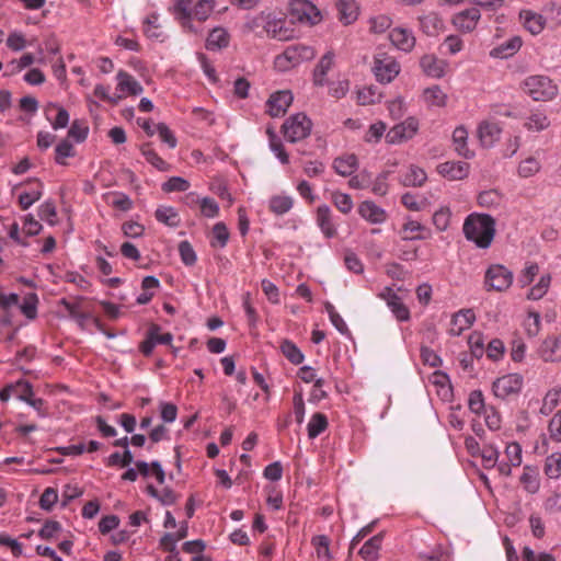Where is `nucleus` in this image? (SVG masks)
<instances>
[{
	"instance_id": "obj_1",
	"label": "nucleus",
	"mask_w": 561,
	"mask_h": 561,
	"mask_svg": "<svg viewBox=\"0 0 561 561\" xmlns=\"http://www.w3.org/2000/svg\"><path fill=\"white\" fill-rule=\"evenodd\" d=\"M495 220L486 214H470L466 217L462 232L468 241L480 249L490 248L495 236Z\"/></svg>"
},
{
	"instance_id": "obj_2",
	"label": "nucleus",
	"mask_w": 561,
	"mask_h": 561,
	"mask_svg": "<svg viewBox=\"0 0 561 561\" xmlns=\"http://www.w3.org/2000/svg\"><path fill=\"white\" fill-rule=\"evenodd\" d=\"M520 89L535 102L552 101L559 93L557 83L545 75L526 77L520 83Z\"/></svg>"
},
{
	"instance_id": "obj_3",
	"label": "nucleus",
	"mask_w": 561,
	"mask_h": 561,
	"mask_svg": "<svg viewBox=\"0 0 561 561\" xmlns=\"http://www.w3.org/2000/svg\"><path fill=\"white\" fill-rule=\"evenodd\" d=\"M316 56L313 47L304 44L289 45L283 54L276 56L275 68L279 71H287L304 61H309Z\"/></svg>"
},
{
	"instance_id": "obj_4",
	"label": "nucleus",
	"mask_w": 561,
	"mask_h": 561,
	"mask_svg": "<svg viewBox=\"0 0 561 561\" xmlns=\"http://www.w3.org/2000/svg\"><path fill=\"white\" fill-rule=\"evenodd\" d=\"M312 129V122L305 113L290 115L283 124L284 137L289 142H297L307 138Z\"/></svg>"
},
{
	"instance_id": "obj_5",
	"label": "nucleus",
	"mask_w": 561,
	"mask_h": 561,
	"mask_svg": "<svg viewBox=\"0 0 561 561\" xmlns=\"http://www.w3.org/2000/svg\"><path fill=\"white\" fill-rule=\"evenodd\" d=\"M420 123L414 116H409L403 122L394 125L386 134V141L389 145H398L412 139L419 131Z\"/></svg>"
},
{
	"instance_id": "obj_6",
	"label": "nucleus",
	"mask_w": 561,
	"mask_h": 561,
	"mask_svg": "<svg viewBox=\"0 0 561 561\" xmlns=\"http://www.w3.org/2000/svg\"><path fill=\"white\" fill-rule=\"evenodd\" d=\"M399 62L390 56L379 54L374 60V73L377 81L381 83L391 82L400 73Z\"/></svg>"
},
{
	"instance_id": "obj_7",
	"label": "nucleus",
	"mask_w": 561,
	"mask_h": 561,
	"mask_svg": "<svg viewBox=\"0 0 561 561\" xmlns=\"http://www.w3.org/2000/svg\"><path fill=\"white\" fill-rule=\"evenodd\" d=\"M191 4L192 0H174L171 11L184 32L201 35L204 28L193 24Z\"/></svg>"
},
{
	"instance_id": "obj_8",
	"label": "nucleus",
	"mask_w": 561,
	"mask_h": 561,
	"mask_svg": "<svg viewBox=\"0 0 561 561\" xmlns=\"http://www.w3.org/2000/svg\"><path fill=\"white\" fill-rule=\"evenodd\" d=\"M523 381V377L519 374H507L499 377L493 382V393L500 399L516 394L522 390Z\"/></svg>"
},
{
	"instance_id": "obj_9",
	"label": "nucleus",
	"mask_w": 561,
	"mask_h": 561,
	"mask_svg": "<svg viewBox=\"0 0 561 561\" xmlns=\"http://www.w3.org/2000/svg\"><path fill=\"white\" fill-rule=\"evenodd\" d=\"M82 299L78 298L75 301H70L66 298H61L59 305L65 308L69 318H71L78 327L82 330H89L93 314L82 310Z\"/></svg>"
},
{
	"instance_id": "obj_10",
	"label": "nucleus",
	"mask_w": 561,
	"mask_h": 561,
	"mask_svg": "<svg viewBox=\"0 0 561 561\" xmlns=\"http://www.w3.org/2000/svg\"><path fill=\"white\" fill-rule=\"evenodd\" d=\"M379 296L386 300L388 308L398 321L404 322L410 320L409 308L403 302L402 297L393 291L392 288L386 287Z\"/></svg>"
},
{
	"instance_id": "obj_11",
	"label": "nucleus",
	"mask_w": 561,
	"mask_h": 561,
	"mask_svg": "<svg viewBox=\"0 0 561 561\" xmlns=\"http://www.w3.org/2000/svg\"><path fill=\"white\" fill-rule=\"evenodd\" d=\"M173 340V335L169 332L161 333V328L157 324H152L146 334L145 341L140 344L139 350L145 356L152 354L154 347L158 344H170Z\"/></svg>"
},
{
	"instance_id": "obj_12",
	"label": "nucleus",
	"mask_w": 561,
	"mask_h": 561,
	"mask_svg": "<svg viewBox=\"0 0 561 561\" xmlns=\"http://www.w3.org/2000/svg\"><path fill=\"white\" fill-rule=\"evenodd\" d=\"M389 39L392 45L403 53H411L416 44V38L411 28L397 26L389 33Z\"/></svg>"
},
{
	"instance_id": "obj_13",
	"label": "nucleus",
	"mask_w": 561,
	"mask_h": 561,
	"mask_svg": "<svg viewBox=\"0 0 561 561\" xmlns=\"http://www.w3.org/2000/svg\"><path fill=\"white\" fill-rule=\"evenodd\" d=\"M294 96L290 91H277L266 101V112L272 117H278L286 113L293 103Z\"/></svg>"
},
{
	"instance_id": "obj_14",
	"label": "nucleus",
	"mask_w": 561,
	"mask_h": 561,
	"mask_svg": "<svg viewBox=\"0 0 561 561\" xmlns=\"http://www.w3.org/2000/svg\"><path fill=\"white\" fill-rule=\"evenodd\" d=\"M538 352L540 358L547 363L561 362V334L547 336Z\"/></svg>"
},
{
	"instance_id": "obj_15",
	"label": "nucleus",
	"mask_w": 561,
	"mask_h": 561,
	"mask_svg": "<svg viewBox=\"0 0 561 561\" xmlns=\"http://www.w3.org/2000/svg\"><path fill=\"white\" fill-rule=\"evenodd\" d=\"M437 171L449 181H459L468 176L469 164L462 161H446L438 164Z\"/></svg>"
},
{
	"instance_id": "obj_16",
	"label": "nucleus",
	"mask_w": 561,
	"mask_h": 561,
	"mask_svg": "<svg viewBox=\"0 0 561 561\" xmlns=\"http://www.w3.org/2000/svg\"><path fill=\"white\" fill-rule=\"evenodd\" d=\"M502 127L499 123L484 121L478 126L480 142L485 148L493 147L501 138Z\"/></svg>"
},
{
	"instance_id": "obj_17",
	"label": "nucleus",
	"mask_w": 561,
	"mask_h": 561,
	"mask_svg": "<svg viewBox=\"0 0 561 561\" xmlns=\"http://www.w3.org/2000/svg\"><path fill=\"white\" fill-rule=\"evenodd\" d=\"M476 314L472 309H462L456 312L450 321L448 333L453 336L460 335L468 330L474 322Z\"/></svg>"
},
{
	"instance_id": "obj_18",
	"label": "nucleus",
	"mask_w": 561,
	"mask_h": 561,
	"mask_svg": "<svg viewBox=\"0 0 561 561\" xmlns=\"http://www.w3.org/2000/svg\"><path fill=\"white\" fill-rule=\"evenodd\" d=\"M480 18V10L470 8L457 13L453 18V24L461 32H471L477 27Z\"/></svg>"
},
{
	"instance_id": "obj_19",
	"label": "nucleus",
	"mask_w": 561,
	"mask_h": 561,
	"mask_svg": "<svg viewBox=\"0 0 561 561\" xmlns=\"http://www.w3.org/2000/svg\"><path fill=\"white\" fill-rule=\"evenodd\" d=\"M286 21L265 12L264 34L279 41L289 38V30L285 27Z\"/></svg>"
},
{
	"instance_id": "obj_20",
	"label": "nucleus",
	"mask_w": 561,
	"mask_h": 561,
	"mask_svg": "<svg viewBox=\"0 0 561 561\" xmlns=\"http://www.w3.org/2000/svg\"><path fill=\"white\" fill-rule=\"evenodd\" d=\"M291 14L295 15L299 21H306L311 24H316L320 21V12L309 1L298 0L291 4Z\"/></svg>"
},
{
	"instance_id": "obj_21",
	"label": "nucleus",
	"mask_w": 561,
	"mask_h": 561,
	"mask_svg": "<svg viewBox=\"0 0 561 561\" xmlns=\"http://www.w3.org/2000/svg\"><path fill=\"white\" fill-rule=\"evenodd\" d=\"M358 214L370 224L378 225L387 220V211L371 201H364L358 206Z\"/></svg>"
},
{
	"instance_id": "obj_22",
	"label": "nucleus",
	"mask_w": 561,
	"mask_h": 561,
	"mask_svg": "<svg viewBox=\"0 0 561 561\" xmlns=\"http://www.w3.org/2000/svg\"><path fill=\"white\" fill-rule=\"evenodd\" d=\"M400 183L407 187H421L427 181V174L419 165L410 164L400 175Z\"/></svg>"
},
{
	"instance_id": "obj_23",
	"label": "nucleus",
	"mask_w": 561,
	"mask_h": 561,
	"mask_svg": "<svg viewBox=\"0 0 561 561\" xmlns=\"http://www.w3.org/2000/svg\"><path fill=\"white\" fill-rule=\"evenodd\" d=\"M46 117L50 121L53 129L58 130L66 128L69 124L70 116L66 108L57 103H49L45 110Z\"/></svg>"
},
{
	"instance_id": "obj_24",
	"label": "nucleus",
	"mask_w": 561,
	"mask_h": 561,
	"mask_svg": "<svg viewBox=\"0 0 561 561\" xmlns=\"http://www.w3.org/2000/svg\"><path fill=\"white\" fill-rule=\"evenodd\" d=\"M144 34L149 38L157 42H164L168 37L159 23V14L156 12L150 13L146 16L142 22Z\"/></svg>"
},
{
	"instance_id": "obj_25",
	"label": "nucleus",
	"mask_w": 561,
	"mask_h": 561,
	"mask_svg": "<svg viewBox=\"0 0 561 561\" xmlns=\"http://www.w3.org/2000/svg\"><path fill=\"white\" fill-rule=\"evenodd\" d=\"M420 30L427 36H437L444 30V22L435 12L417 18Z\"/></svg>"
},
{
	"instance_id": "obj_26",
	"label": "nucleus",
	"mask_w": 561,
	"mask_h": 561,
	"mask_svg": "<svg viewBox=\"0 0 561 561\" xmlns=\"http://www.w3.org/2000/svg\"><path fill=\"white\" fill-rule=\"evenodd\" d=\"M317 225L328 239L336 236V227L333 222L332 213L328 205H320L318 207Z\"/></svg>"
},
{
	"instance_id": "obj_27",
	"label": "nucleus",
	"mask_w": 561,
	"mask_h": 561,
	"mask_svg": "<svg viewBox=\"0 0 561 561\" xmlns=\"http://www.w3.org/2000/svg\"><path fill=\"white\" fill-rule=\"evenodd\" d=\"M522 38L519 36H512L504 43L495 46L490 51V55L494 58L505 59L515 55L522 47Z\"/></svg>"
},
{
	"instance_id": "obj_28",
	"label": "nucleus",
	"mask_w": 561,
	"mask_h": 561,
	"mask_svg": "<svg viewBox=\"0 0 561 561\" xmlns=\"http://www.w3.org/2000/svg\"><path fill=\"white\" fill-rule=\"evenodd\" d=\"M519 18L523 21L524 27L533 35L541 33L545 28L546 20L539 13L531 10H523L519 13Z\"/></svg>"
},
{
	"instance_id": "obj_29",
	"label": "nucleus",
	"mask_w": 561,
	"mask_h": 561,
	"mask_svg": "<svg viewBox=\"0 0 561 561\" xmlns=\"http://www.w3.org/2000/svg\"><path fill=\"white\" fill-rule=\"evenodd\" d=\"M333 169L341 176L352 175L358 168V160L355 154L347 153L334 159Z\"/></svg>"
},
{
	"instance_id": "obj_30",
	"label": "nucleus",
	"mask_w": 561,
	"mask_h": 561,
	"mask_svg": "<svg viewBox=\"0 0 561 561\" xmlns=\"http://www.w3.org/2000/svg\"><path fill=\"white\" fill-rule=\"evenodd\" d=\"M334 64V54L328 51L324 54L313 70V82L316 85H324L327 82V75Z\"/></svg>"
},
{
	"instance_id": "obj_31",
	"label": "nucleus",
	"mask_w": 561,
	"mask_h": 561,
	"mask_svg": "<svg viewBox=\"0 0 561 561\" xmlns=\"http://www.w3.org/2000/svg\"><path fill=\"white\" fill-rule=\"evenodd\" d=\"M339 20L344 24H352L357 20L358 7L354 0H340L336 4Z\"/></svg>"
},
{
	"instance_id": "obj_32",
	"label": "nucleus",
	"mask_w": 561,
	"mask_h": 561,
	"mask_svg": "<svg viewBox=\"0 0 561 561\" xmlns=\"http://www.w3.org/2000/svg\"><path fill=\"white\" fill-rule=\"evenodd\" d=\"M117 89L122 92H128L131 95H139L144 88L141 84L126 71L119 70L116 75Z\"/></svg>"
},
{
	"instance_id": "obj_33",
	"label": "nucleus",
	"mask_w": 561,
	"mask_h": 561,
	"mask_svg": "<svg viewBox=\"0 0 561 561\" xmlns=\"http://www.w3.org/2000/svg\"><path fill=\"white\" fill-rule=\"evenodd\" d=\"M230 35L224 27H215L210 31L206 39V48L209 50H217L226 48L229 45Z\"/></svg>"
},
{
	"instance_id": "obj_34",
	"label": "nucleus",
	"mask_w": 561,
	"mask_h": 561,
	"mask_svg": "<svg viewBox=\"0 0 561 561\" xmlns=\"http://www.w3.org/2000/svg\"><path fill=\"white\" fill-rule=\"evenodd\" d=\"M420 66L424 73L432 78H440L445 73L444 62L435 55H424L420 60Z\"/></svg>"
},
{
	"instance_id": "obj_35",
	"label": "nucleus",
	"mask_w": 561,
	"mask_h": 561,
	"mask_svg": "<svg viewBox=\"0 0 561 561\" xmlns=\"http://www.w3.org/2000/svg\"><path fill=\"white\" fill-rule=\"evenodd\" d=\"M468 130L463 126H458L453 133V142L457 153L463 158L470 159L473 152L467 146Z\"/></svg>"
},
{
	"instance_id": "obj_36",
	"label": "nucleus",
	"mask_w": 561,
	"mask_h": 561,
	"mask_svg": "<svg viewBox=\"0 0 561 561\" xmlns=\"http://www.w3.org/2000/svg\"><path fill=\"white\" fill-rule=\"evenodd\" d=\"M136 468L138 474H141L142 477L154 476L160 484L164 482L165 473L158 460L152 461L151 465L146 461H137Z\"/></svg>"
},
{
	"instance_id": "obj_37",
	"label": "nucleus",
	"mask_w": 561,
	"mask_h": 561,
	"mask_svg": "<svg viewBox=\"0 0 561 561\" xmlns=\"http://www.w3.org/2000/svg\"><path fill=\"white\" fill-rule=\"evenodd\" d=\"M550 126V119L545 112L536 111L530 113L524 123V127L529 131H542Z\"/></svg>"
},
{
	"instance_id": "obj_38",
	"label": "nucleus",
	"mask_w": 561,
	"mask_h": 561,
	"mask_svg": "<svg viewBox=\"0 0 561 561\" xmlns=\"http://www.w3.org/2000/svg\"><path fill=\"white\" fill-rule=\"evenodd\" d=\"M311 545L316 551L319 561H330L332 553L330 551V539L325 535H317L311 539Z\"/></svg>"
},
{
	"instance_id": "obj_39",
	"label": "nucleus",
	"mask_w": 561,
	"mask_h": 561,
	"mask_svg": "<svg viewBox=\"0 0 561 561\" xmlns=\"http://www.w3.org/2000/svg\"><path fill=\"white\" fill-rule=\"evenodd\" d=\"M382 536L376 535L368 539L359 549V554L366 561H375L378 559V552L381 547Z\"/></svg>"
},
{
	"instance_id": "obj_40",
	"label": "nucleus",
	"mask_w": 561,
	"mask_h": 561,
	"mask_svg": "<svg viewBox=\"0 0 561 561\" xmlns=\"http://www.w3.org/2000/svg\"><path fill=\"white\" fill-rule=\"evenodd\" d=\"M214 10V0H198L192 12L193 24L202 27Z\"/></svg>"
},
{
	"instance_id": "obj_41",
	"label": "nucleus",
	"mask_w": 561,
	"mask_h": 561,
	"mask_svg": "<svg viewBox=\"0 0 561 561\" xmlns=\"http://www.w3.org/2000/svg\"><path fill=\"white\" fill-rule=\"evenodd\" d=\"M328 427V419L322 413H314L307 425L308 437L310 439H314L321 433H323Z\"/></svg>"
},
{
	"instance_id": "obj_42",
	"label": "nucleus",
	"mask_w": 561,
	"mask_h": 561,
	"mask_svg": "<svg viewBox=\"0 0 561 561\" xmlns=\"http://www.w3.org/2000/svg\"><path fill=\"white\" fill-rule=\"evenodd\" d=\"M156 219L169 227H178L180 225V216L171 206H161L156 210Z\"/></svg>"
},
{
	"instance_id": "obj_43",
	"label": "nucleus",
	"mask_w": 561,
	"mask_h": 561,
	"mask_svg": "<svg viewBox=\"0 0 561 561\" xmlns=\"http://www.w3.org/2000/svg\"><path fill=\"white\" fill-rule=\"evenodd\" d=\"M423 98L428 106L437 107L445 106L447 100V95L438 85L425 89L423 92Z\"/></svg>"
},
{
	"instance_id": "obj_44",
	"label": "nucleus",
	"mask_w": 561,
	"mask_h": 561,
	"mask_svg": "<svg viewBox=\"0 0 561 561\" xmlns=\"http://www.w3.org/2000/svg\"><path fill=\"white\" fill-rule=\"evenodd\" d=\"M283 355L294 365H299L304 362L305 355L298 346L289 340H284L280 344Z\"/></svg>"
},
{
	"instance_id": "obj_45",
	"label": "nucleus",
	"mask_w": 561,
	"mask_h": 561,
	"mask_svg": "<svg viewBox=\"0 0 561 561\" xmlns=\"http://www.w3.org/2000/svg\"><path fill=\"white\" fill-rule=\"evenodd\" d=\"M526 334L529 337H535L541 330V317L540 313L534 310H529L523 322Z\"/></svg>"
},
{
	"instance_id": "obj_46",
	"label": "nucleus",
	"mask_w": 561,
	"mask_h": 561,
	"mask_svg": "<svg viewBox=\"0 0 561 561\" xmlns=\"http://www.w3.org/2000/svg\"><path fill=\"white\" fill-rule=\"evenodd\" d=\"M294 201L288 195H275L270 199V209L276 215H284L293 207Z\"/></svg>"
},
{
	"instance_id": "obj_47",
	"label": "nucleus",
	"mask_w": 561,
	"mask_h": 561,
	"mask_svg": "<svg viewBox=\"0 0 561 561\" xmlns=\"http://www.w3.org/2000/svg\"><path fill=\"white\" fill-rule=\"evenodd\" d=\"M503 197L496 190L483 191L478 195V204L485 208H496L502 204Z\"/></svg>"
},
{
	"instance_id": "obj_48",
	"label": "nucleus",
	"mask_w": 561,
	"mask_h": 561,
	"mask_svg": "<svg viewBox=\"0 0 561 561\" xmlns=\"http://www.w3.org/2000/svg\"><path fill=\"white\" fill-rule=\"evenodd\" d=\"M426 231V228L417 220L408 219L403 225V232L405 233L403 239L405 240H421L426 237L422 232Z\"/></svg>"
},
{
	"instance_id": "obj_49",
	"label": "nucleus",
	"mask_w": 561,
	"mask_h": 561,
	"mask_svg": "<svg viewBox=\"0 0 561 561\" xmlns=\"http://www.w3.org/2000/svg\"><path fill=\"white\" fill-rule=\"evenodd\" d=\"M545 473L550 479H558L561 476V454L553 453L546 458Z\"/></svg>"
},
{
	"instance_id": "obj_50",
	"label": "nucleus",
	"mask_w": 561,
	"mask_h": 561,
	"mask_svg": "<svg viewBox=\"0 0 561 561\" xmlns=\"http://www.w3.org/2000/svg\"><path fill=\"white\" fill-rule=\"evenodd\" d=\"M540 169V162L534 157H528L519 163L517 172L519 176L527 179L537 174Z\"/></svg>"
},
{
	"instance_id": "obj_51",
	"label": "nucleus",
	"mask_w": 561,
	"mask_h": 561,
	"mask_svg": "<svg viewBox=\"0 0 561 561\" xmlns=\"http://www.w3.org/2000/svg\"><path fill=\"white\" fill-rule=\"evenodd\" d=\"M43 195V185L37 182V187L30 192H23L19 195V204L22 209H28L35 202H37Z\"/></svg>"
},
{
	"instance_id": "obj_52",
	"label": "nucleus",
	"mask_w": 561,
	"mask_h": 561,
	"mask_svg": "<svg viewBox=\"0 0 561 561\" xmlns=\"http://www.w3.org/2000/svg\"><path fill=\"white\" fill-rule=\"evenodd\" d=\"M141 153L145 157L146 161L153 165L159 171H168L170 169V164L167 163L152 148L149 146H144L141 148Z\"/></svg>"
},
{
	"instance_id": "obj_53",
	"label": "nucleus",
	"mask_w": 561,
	"mask_h": 561,
	"mask_svg": "<svg viewBox=\"0 0 561 561\" xmlns=\"http://www.w3.org/2000/svg\"><path fill=\"white\" fill-rule=\"evenodd\" d=\"M513 276V272L502 264H493L485 271V280H496L499 278L512 280Z\"/></svg>"
},
{
	"instance_id": "obj_54",
	"label": "nucleus",
	"mask_w": 561,
	"mask_h": 561,
	"mask_svg": "<svg viewBox=\"0 0 561 561\" xmlns=\"http://www.w3.org/2000/svg\"><path fill=\"white\" fill-rule=\"evenodd\" d=\"M265 12L251 16L243 25V31L247 33H255L259 36L264 34Z\"/></svg>"
},
{
	"instance_id": "obj_55",
	"label": "nucleus",
	"mask_w": 561,
	"mask_h": 561,
	"mask_svg": "<svg viewBox=\"0 0 561 561\" xmlns=\"http://www.w3.org/2000/svg\"><path fill=\"white\" fill-rule=\"evenodd\" d=\"M451 210L447 206L437 209L433 215V224L439 231H446L450 225Z\"/></svg>"
},
{
	"instance_id": "obj_56",
	"label": "nucleus",
	"mask_w": 561,
	"mask_h": 561,
	"mask_svg": "<svg viewBox=\"0 0 561 561\" xmlns=\"http://www.w3.org/2000/svg\"><path fill=\"white\" fill-rule=\"evenodd\" d=\"M38 216L49 226H55L57 224V209L55 204L51 201L44 202L38 207Z\"/></svg>"
},
{
	"instance_id": "obj_57",
	"label": "nucleus",
	"mask_w": 561,
	"mask_h": 561,
	"mask_svg": "<svg viewBox=\"0 0 561 561\" xmlns=\"http://www.w3.org/2000/svg\"><path fill=\"white\" fill-rule=\"evenodd\" d=\"M55 161L57 164L66 165V158L75 156V148L69 140L60 141L55 148Z\"/></svg>"
},
{
	"instance_id": "obj_58",
	"label": "nucleus",
	"mask_w": 561,
	"mask_h": 561,
	"mask_svg": "<svg viewBox=\"0 0 561 561\" xmlns=\"http://www.w3.org/2000/svg\"><path fill=\"white\" fill-rule=\"evenodd\" d=\"M520 482L524 485L525 490L531 494L536 493L539 490V480L537 478V474L529 467L524 468V472L520 477Z\"/></svg>"
},
{
	"instance_id": "obj_59",
	"label": "nucleus",
	"mask_w": 561,
	"mask_h": 561,
	"mask_svg": "<svg viewBox=\"0 0 561 561\" xmlns=\"http://www.w3.org/2000/svg\"><path fill=\"white\" fill-rule=\"evenodd\" d=\"M190 186L191 184L187 180L181 176H172L162 184V191L165 193L185 192Z\"/></svg>"
},
{
	"instance_id": "obj_60",
	"label": "nucleus",
	"mask_w": 561,
	"mask_h": 561,
	"mask_svg": "<svg viewBox=\"0 0 561 561\" xmlns=\"http://www.w3.org/2000/svg\"><path fill=\"white\" fill-rule=\"evenodd\" d=\"M13 397L20 401L26 402L34 394L32 385L26 380H19L13 383Z\"/></svg>"
},
{
	"instance_id": "obj_61",
	"label": "nucleus",
	"mask_w": 561,
	"mask_h": 561,
	"mask_svg": "<svg viewBox=\"0 0 561 561\" xmlns=\"http://www.w3.org/2000/svg\"><path fill=\"white\" fill-rule=\"evenodd\" d=\"M480 456L483 461V467L486 469H491L496 465L500 451L495 446L488 445L482 448Z\"/></svg>"
},
{
	"instance_id": "obj_62",
	"label": "nucleus",
	"mask_w": 561,
	"mask_h": 561,
	"mask_svg": "<svg viewBox=\"0 0 561 561\" xmlns=\"http://www.w3.org/2000/svg\"><path fill=\"white\" fill-rule=\"evenodd\" d=\"M332 202L343 214H348L353 209V201L346 193L334 192L332 194Z\"/></svg>"
},
{
	"instance_id": "obj_63",
	"label": "nucleus",
	"mask_w": 561,
	"mask_h": 561,
	"mask_svg": "<svg viewBox=\"0 0 561 561\" xmlns=\"http://www.w3.org/2000/svg\"><path fill=\"white\" fill-rule=\"evenodd\" d=\"M229 239V231L224 222H217L213 228V245L224 248Z\"/></svg>"
},
{
	"instance_id": "obj_64",
	"label": "nucleus",
	"mask_w": 561,
	"mask_h": 561,
	"mask_svg": "<svg viewBox=\"0 0 561 561\" xmlns=\"http://www.w3.org/2000/svg\"><path fill=\"white\" fill-rule=\"evenodd\" d=\"M523 561H556L554 557L547 552H535L531 548L525 547L522 551Z\"/></svg>"
}]
</instances>
